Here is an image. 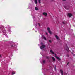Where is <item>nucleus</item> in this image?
I'll return each mask as SVG.
<instances>
[{
	"label": "nucleus",
	"instance_id": "nucleus-1",
	"mask_svg": "<svg viewBox=\"0 0 75 75\" xmlns=\"http://www.w3.org/2000/svg\"><path fill=\"white\" fill-rule=\"evenodd\" d=\"M41 44L42 45L41 46H40V49H41V50L44 49V48L46 47L45 45H44V44L42 42H41Z\"/></svg>",
	"mask_w": 75,
	"mask_h": 75
},
{
	"label": "nucleus",
	"instance_id": "nucleus-2",
	"mask_svg": "<svg viewBox=\"0 0 75 75\" xmlns=\"http://www.w3.org/2000/svg\"><path fill=\"white\" fill-rule=\"evenodd\" d=\"M66 50L67 52H69V48L68 47L67 45H66Z\"/></svg>",
	"mask_w": 75,
	"mask_h": 75
},
{
	"label": "nucleus",
	"instance_id": "nucleus-3",
	"mask_svg": "<svg viewBox=\"0 0 75 75\" xmlns=\"http://www.w3.org/2000/svg\"><path fill=\"white\" fill-rule=\"evenodd\" d=\"M47 30L50 34H52V32L51 31H50V28L49 27L47 28Z\"/></svg>",
	"mask_w": 75,
	"mask_h": 75
},
{
	"label": "nucleus",
	"instance_id": "nucleus-4",
	"mask_svg": "<svg viewBox=\"0 0 75 75\" xmlns=\"http://www.w3.org/2000/svg\"><path fill=\"white\" fill-rule=\"evenodd\" d=\"M68 16L69 17H71L72 16V14L71 13H68Z\"/></svg>",
	"mask_w": 75,
	"mask_h": 75
},
{
	"label": "nucleus",
	"instance_id": "nucleus-5",
	"mask_svg": "<svg viewBox=\"0 0 75 75\" xmlns=\"http://www.w3.org/2000/svg\"><path fill=\"white\" fill-rule=\"evenodd\" d=\"M55 57L59 61H61V58H59L56 55H55Z\"/></svg>",
	"mask_w": 75,
	"mask_h": 75
},
{
	"label": "nucleus",
	"instance_id": "nucleus-6",
	"mask_svg": "<svg viewBox=\"0 0 75 75\" xmlns=\"http://www.w3.org/2000/svg\"><path fill=\"white\" fill-rule=\"evenodd\" d=\"M50 52H51V53H52V54H54V55H56V54H55V53H54V52H53V51H52V50H51L50 51Z\"/></svg>",
	"mask_w": 75,
	"mask_h": 75
},
{
	"label": "nucleus",
	"instance_id": "nucleus-7",
	"mask_svg": "<svg viewBox=\"0 0 75 75\" xmlns=\"http://www.w3.org/2000/svg\"><path fill=\"white\" fill-rule=\"evenodd\" d=\"M60 72L61 73V75H64V72H63V71L62 70H60Z\"/></svg>",
	"mask_w": 75,
	"mask_h": 75
},
{
	"label": "nucleus",
	"instance_id": "nucleus-8",
	"mask_svg": "<svg viewBox=\"0 0 75 75\" xmlns=\"http://www.w3.org/2000/svg\"><path fill=\"white\" fill-rule=\"evenodd\" d=\"M43 15H44L45 16H47V13L46 12H44L43 13Z\"/></svg>",
	"mask_w": 75,
	"mask_h": 75
},
{
	"label": "nucleus",
	"instance_id": "nucleus-9",
	"mask_svg": "<svg viewBox=\"0 0 75 75\" xmlns=\"http://www.w3.org/2000/svg\"><path fill=\"white\" fill-rule=\"evenodd\" d=\"M42 37L44 40H47V38L44 36H42Z\"/></svg>",
	"mask_w": 75,
	"mask_h": 75
},
{
	"label": "nucleus",
	"instance_id": "nucleus-10",
	"mask_svg": "<svg viewBox=\"0 0 75 75\" xmlns=\"http://www.w3.org/2000/svg\"><path fill=\"white\" fill-rule=\"evenodd\" d=\"M52 58L53 61H55V58H54V57H51Z\"/></svg>",
	"mask_w": 75,
	"mask_h": 75
},
{
	"label": "nucleus",
	"instance_id": "nucleus-11",
	"mask_svg": "<svg viewBox=\"0 0 75 75\" xmlns=\"http://www.w3.org/2000/svg\"><path fill=\"white\" fill-rule=\"evenodd\" d=\"M55 37H56V39H57V40L59 39V37H58V36L57 35H55Z\"/></svg>",
	"mask_w": 75,
	"mask_h": 75
},
{
	"label": "nucleus",
	"instance_id": "nucleus-12",
	"mask_svg": "<svg viewBox=\"0 0 75 75\" xmlns=\"http://www.w3.org/2000/svg\"><path fill=\"white\" fill-rule=\"evenodd\" d=\"M35 10H38V8L37 7L35 8Z\"/></svg>",
	"mask_w": 75,
	"mask_h": 75
},
{
	"label": "nucleus",
	"instance_id": "nucleus-13",
	"mask_svg": "<svg viewBox=\"0 0 75 75\" xmlns=\"http://www.w3.org/2000/svg\"><path fill=\"white\" fill-rule=\"evenodd\" d=\"M45 62V60H43L42 61V63L43 64H44Z\"/></svg>",
	"mask_w": 75,
	"mask_h": 75
},
{
	"label": "nucleus",
	"instance_id": "nucleus-14",
	"mask_svg": "<svg viewBox=\"0 0 75 75\" xmlns=\"http://www.w3.org/2000/svg\"><path fill=\"white\" fill-rule=\"evenodd\" d=\"M64 8H65L66 9H67V10H68V9H69V8H67V6H64Z\"/></svg>",
	"mask_w": 75,
	"mask_h": 75
},
{
	"label": "nucleus",
	"instance_id": "nucleus-15",
	"mask_svg": "<svg viewBox=\"0 0 75 75\" xmlns=\"http://www.w3.org/2000/svg\"><path fill=\"white\" fill-rule=\"evenodd\" d=\"M35 3H38V1H37V0H35Z\"/></svg>",
	"mask_w": 75,
	"mask_h": 75
},
{
	"label": "nucleus",
	"instance_id": "nucleus-16",
	"mask_svg": "<svg viewBox=\"0 0 75 75\" xmlns=\"http://www.w3.org/2000/svg\"><path fill=\"white\" fill-rule=\"evenodd\" d=\"M46 58H47L48 59H50V58H49V57H46Z\"/></svg>",
	"mask_w": 75,
	"mask_h": 75
},
{
	"label": "nucleus",
	"instance_id": "nucleus-17",
	"mask_svg": "<svg viewBox=\"0 0 75 75\" xmlns=\"http://www.w3.org/2000/svg\"><path fill=\"white\" fill-rule=\"evenodd\" d=\"M41 1V0H38V2L39 3H41V2H40Z\"/></svg>",
	"mask_w": 75,
	"mask_h": 75
},
{
	"label": "nucleus",
	"instance_id": "nucleus-18",
	"mask_svg": "<svg viewBox=\"0 0 75 75\" xmlns=\"http://www.w3.org/2000/svg\"><path fill=\"white\" fill-rule=\"evenodd\" d=\"M49 42H50V43H51V42H52L51 40H49Z\"/></svg>",
	"mask_w": 75,
	"mask_h": 75
},
{
	"label": "nucleus",
	"instance_id": "nucleus-19",
	"mask_svg": "<svg viewBox=\"0 0 75 75\" xmlns=\"http://www.w3.org/2000/svg\"><path fill=\"white\" fill-rule=\"evenodd\" d=\"M35 3L36 4V6H37L38 5V2L36 3Z\"/></svg>",
	"mask_w": 75,
	"mask_h": 75
},
{
	"label": "nucleus",
	"instance_id": "nucleus-20",
	"mask_svg": "<svg viewBox=\"0 0 75 75\" xmlns=\"http://www.w3.org/2000/svg\"><path fill=\"white\" fill-rule=\"evenodd\" d=\"M15 74V73H14V72H12V75H13V74Z\"/></svg>",
	"mask_w": 75,
	"mask_h": 75
},
{
	"label": "nucleus",
	"instance_id": "nucleus-21",
	"mask_svg": "<svg viewBox=\"0 0 75 75\" xmlns=\"http://www.w3.org/2000/svg\"><path fill=\"white\" fill-rule=\"evenodd\" d=\"M62 23L63 24H65V22H63Z\"/></svg>",
	"mask_w": 75,
	"mask_h": 75
},
{
	"label": "nucleus",
	"instance_id": "nucleus-22",
	"mask_svg": "<svg viewBox=\"0 0 75 75\" xmlns=\"http://www.w3.org/2000/svg\"><path fill=\"white\" fill-rule=\"evenodd\" d=\"M38 25H39V26L40 27V26H41V25H40V23H38Z\"/></svg>",
	"mask_w": 75,
	"mask_h": 75
},
{
	"label": "nucleus",
	"instance_id": "nucleus-23",
	"mask_svg": "<svg viewBox=\"0 0 75 75\" xmlns=\"http://www.w3.org/2000/svg\"><path fill=\"white\" fill-rule=\"evenodd\" d=\"M54 69H55V71H56L57 70V68H56V67H54Z\"/></svg>",
	"mask_w": 75,
	"mask_h": 75
},
{
	"label": "nucleus",
	"instance_id": "nucleus-24",
	"mask_svg": "<svg viewBox=\"0 0 75 75\" xmlns=\"http://www.w3.org/2000/svg\"><path fill=\"white\" fill-rule=\"evenodd\" d=\"M69 64V62H68V63L67 64V65H68V64Z\"/></svg>",
	"mask_w": 75,
	"mask_h": 75
},
{
	"label": "nucleus",
	"instance_id": "nucleus-25",
	"mask_svg": "<svg viewBox=\"0 0 75 75\" xmlns=\"http://www.w3.org/2000/svg\"><path fill=\"white\" fill-rule=\"evenodd\" d=\"M66 56H67V57H69V55L68 54Z\"/></svg>",
	"mask_w": 75,
	"mask_h": 75
},
{
	"label": "nucleus",
	"instance_id": "nucleus-26",
	"mask_svg": "<svg viewBox=\"0 0 75 75\" xmlns=\"http://www.w3.org/2000/svg\"><path fill=\"white\" fill-rule=\"evenodd\" d=\"M46 35H48V33H47L46 32Z\"/></svg>",
	"mask_w": 75,
	"mask_h": 75
},
{
	"label": "nucleus",
	"instance_id": "nucleus-27",
	"mask_svg": "<svg viewBox=\"0 0 75 75\" xmlns=\"http://www.w3.org/2000/svg\"><path fill=\"white\" fill-rule=\"evenodd\" d=\"M9 43L11 44H12V43H13V42H9Z\"/></svg>",
	"mask_w": 75,
	"mask_h": 75
},
{
	"label": "nucleus",
	"instance_id": "nucleus-28",
	"mask_svg": "<svg viewBox=\"0 0 75 75\" xmlns=\"http://www.w3.org/2000/svg\"><path fill=\"white\" fill-rule=\"evenodd\" d=\"M63 1H66V0H62Z\"/></svg>",
	"mask_w": 75,
	"mask_h": 75
},
{
	"label": "nucleus",
	"instance_id": "nucleus-29",
	"mask_svg": "<svg viewBox=\"0 0 75 75\" xmlns=\"http://www.w3.org/2000/svg\"><path fill=\"white\" fill-rule=\"evenodd\" d=\"M11 47H13V45H11Z\"/></svg>",
	"mask_w": 75,
	"mask_h": 75
},
{
	"label": "nucleus",
	"instance_id": "nucleus-30",
	"mask_svg": "<svg viewBox=\"0 0 75 75\" xmlns=\"http://www.w3.org/2000/svg\"><path fill=\"white\" fill-rule=\"evenodd\" d=\"M0 58H1V56L0 55Z\"/></svg>",
	"mask_w": 75,
	"mask_h": 75
},
{
	"label": "nucleus",
	"instance_id": "nucleus-31",
	"mask_svg": "<svg viewBox=\"0 0 75 75\" xmlns=\"http://www.w3.org/2000/svg\"><path fill=\"white\" fill-rule=\"evenodd\" d=\"M54 1V0H53L52 1Z\"/></svg>",
	"mask_w": 75,
	"mask_h": 75
},
{
	"label": "nucleus",
	"instance_id": "nucleus-32",
	"mask_svg": "<svg viewBox=\"0 0 75 75\" xmlns=\"http://www.w3.org/2000/svg\"><path fill=\"white\" fill-rule=\"evenodd\" d=\"M72 54H73L74 53H73V52H72Z\"/></svg>",
	"mask_w": 75,
	"mask_h": 75
},
{
	"label": "nucleus",
	"instance_id": "nucleus-33",
	"mask_svg": "<svg viewBox=\"0 0 75 75\" xmlns=\"http://www.w3.org/2000/svg\"><path fill=\"white\" fill-rule=\"evenodd\" d=\"M73 56H75V54H73Z\"/></svg>",
	"mask_w": 75,
	"mask_h": 75
},
{
	"label": "nucleus",
	"instance_id": "nucleus-34",
	"mask_svg": "<svg viewBox=\"0 0 75 75\" xmlns=\"http://www.w3.org/2000/svg\"><path fill=\"white\" fill-rule=\"evenodd\" d=\"M55 67H56V65L55 66Z\"/></svg>",
	"mask_w": 75,
	"mask_h": 75
},
{
	"label": "nucleus",
	"instance_id": "nucleus-35",
	"mask_svg": "<svg viewBox=\"0 0 75 75\" xmlns=\"http://www.w3.org/2000/svg\"><path fill=\"white\" fill-rule=\"evenodd\" d=\"M36 26H37V25L36 24Z\"/></svg>",
	"mask_w": 75,
	"mask_h": 75
}]
</instances>
